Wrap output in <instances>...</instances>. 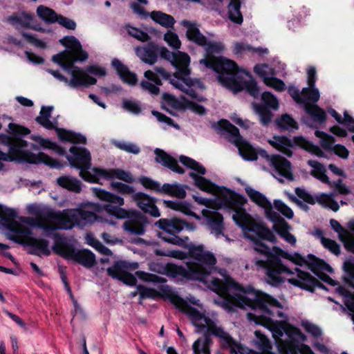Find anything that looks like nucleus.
I'll use <instances>...</instances> for the list:
<instances>
[{
  "label": "nucleus",
  "instance_id": "f257e3e1",
  "mask_svg": "<svg viewBox=\"0 0 354 354\" xmlns=\"http://www.w3.org/2000/svg\"><path fill=\"white\" fill-rule=\"evenodd\" d=\"M171 303L180 311L187 315L193 324L203 331L205 329L203 338H198L192 344L193 354H211L212 339L211 336L221 339V346L223 349H230L232 354H245L247 348L235 340L221 326H218L214 321L204 315L197 308L191 306L179 295H171Z\"/></svg>",
  "mask_w": 354,
  "mask_h": 354
},
{
  "label": "nucleus",
  "instance_id": "f03ea898",
  "mask_svg": "<svg viewBox=\"0 0 354 354\" xmlns=\"http://www.w3.org/2000/svg\"><path fill=\"white\" fill-rule=\"evenodd\" d=\"M183 25L187 28L186 37L189 41L198 46H206L205 58L200 60V64L217 73L218 80L223 86L233 90L234 93L242 91L243 87L236 78L239 72L237 64L223 56H214L215 53L218 54L223 50V44L208 41L199 28L189 21L184 20Z\"/></svg>",
  "mask_w": 354,
  "mask_h": 354
},
{
  "label": "nucleus",
  "instance_id": "7ed1b4c3",
  "mask_svg": "<svg viewBox=\"0 0 354 354\" xmlns=\"http://www.w3.org/2000/svg\"><path fill=\"white\" fill-rule=\"evenodd\" d=\"M30 133V130L28 128L12 122L9 123L8 134L0 133V144L8 147V153L0 150V161L27 162L35 165L44 163L50 168H62L63 165L60 161L44 152L35 154L24 149L28 147V143L23 139V137ZM3 167V164L0 162V170H2Z\"/></svg>",
  "mask_w": 354,
  "mask_h": 354
},
{
  "label": "nucleus",
  "instance_id": "20e7f679",
  "mask_svg": "<svg viewBox=\"0 0 354 354\" xmlns=\"http://www.w3.org/2000/svg\"><path fill=\"white\" fill-rule=\"evenodd\" d=\"M259 253L266 256L267 259H256L255 265L266 270L267 281L272 286H277L283 281L281 276L282 273H292L290 270L283 263L281 258L288 259L299 266H307L308 264L307 258L306 259L299 253L290 254L278 246L270 248L266 245L263 248L259 250Z\"/></svg>",
  "mask_w": 354,
  "mask_h": 354
},
{
  "label": "nucleus",
  "instance_id": "39448f33",
  "mask_svg": "<svg viewBox=\"0 0 354 354\" xmlns=\"http://www.w3.org/2000/svg\"><path fill=\"white\" fill-rule=\"evenodd\" d=\"M243 206L225 208L235 212L232 219L242 229L245 236L254 243V250L259 253V250L266 245L263 241L276 244L277 238L274 232L263 222L258 223L253 220Z\"/></svg>",
  "mask_w": 354,
  "mask_h": 354
},
{
  "label": "nucleus",
  "instance_id": "423d86ee",
  "mask_svg": "<svg viewBox=\"0 0 354 354\" xmlns=\"http://www.w3.org/2000/svg\"><path fill=\"white\" fill-rule=\"evenodd\" d=\"M214 127L222 134L223 132H226L229 134V142L233 143L238 148L239 154L244 160L248 161L257 160L258 153H257V149L248 141L244 140L240 134L239 129L227 120L221 119Z\"/></svg>",
  "mask_w": 354,
  "mask_h": 354
},
{
  "label": "nucleus",
  "instance_id": "0eeeda50",
  "mask_svg": "<svg viewBox=\"0 0 354 354\" xmlns=\"http://www.w3.org/2000/svg\"><path fill=\"white\" fill-rule=\"evenodd\" d=\"M110 186L113 191L120 194H133V201L136 203L137 206L145 213H147L150 216L156 218L160 216V211L156 205V199L155 198L142 192L135 193L133 187L120 182H111Z\"/></svg>",
  "mask_w": 354,
  "mask_h": 354
},
{
  "label": "nucleus",
  "instance_id": "6e6552de",
  "mask_svg": "<svg viewBox=\"0 0 354 354\" xmlns=\"http://www.w3.org/2000/svg\"><path fill=\"white\" fill-rule=\"evenodd\" d=\"M53 109V106H43L40 111V115L35 118V121L46 129H55L58 138L62 142H68L73 144H86V138L81 133L55 126V124L49 120L51 117V112Z\"/></svg>",
  "mask_w": 354,
  "mask_h": 354
},
{
  "label": "nucleus",
  "instance_id": "1a4fd4ad",
  "mask_svg": "<svg viewBox=\"0 0 354 354\" xmlns=\"http://www.w3.org/2000/svg\"><path fill=\"white\" fill-rule=\"evenodd\" d=\"M193 198L199 205L216 209L222 207H240L246 202L244 196L227 187H223V190L216 195L215 199L198 196H193Z\"/></svg>",
  "mask_w": 354,
  "mask_h": 354
},
{
  "label": "nucleus",
  "instance_id": "9d476101",
  "mask_svg": "<svg viewBox=\"0 0 354 354\" xmlns=\"http://www.w3.org/2000/svg\"><path fill=\"white\" fill-rule=\"evenodd\" d=\"M75 62H76L73 59V55L71 53L70 58L64 59L62 64H61L63 70L71 75L68 86L76 88L79 87L87 88L91 85L95 84L97 80L85 73L83 68L75 66Z\"/></svg>",
  "mask_w": 354,
  "mask_h": 354
},
{
  "label": "nucleus",
  "instance_id": "9b49d317",
  "mask_svg": "<svg viewBox=\"0 0 354 354\" xmlns=\"http://www.w3.org/2000/svg\"><path fill=\"white\" fill-rule=\"evenodd\" d=\"M17 217L15 209L0 204V221L3 226L13 232L15 236L22 234L25 237L32 236V232L28 227L19 224L15 218ZM11 234L9 235V236Z\"/></svg>",
  "mask_w": 354,
  "mask_h": 354
},
{
  "label": "nucleus",
  "instance_id": "f8f14e48",
  "mask_svg": "<svg viewBox=\"0 0 354 354\" xmlns=\"http://www.w3.org/2000/svg\"><path fill=\"white\" fill-rule=\"evenodd\" d=\"M9 239L16 243L29 247L28 252L30 254L38 257H41V254L45 256L50 254L49 241L47 239L33 236L21 238L15 235H10Z\"/></svg>",
  "mask_w": 354,
  "mask_h": 354
},
{
  "label": "nucleus",
  "instance_id": "ddd939ff",
  "mask_svg": "<svg viewBox=\"0 0 354 354\" xmlns=\"http://www.w3.org/2000/svg\"><path fill=\"white\" fill-rule=\"evenodd\" d=\"M171 64L177 70L174 74L175 77L183 80L185 84L189 86L194 85L192 80L186 78L191 73V70L189 68L190 57L187 53L178 50Z\"/></svg>",
  "mask_w": 354,
  "mask_h": 354
},
{
  "label": "nucleus",
  "instance_id": "4468645a",
  "mask_svg": "<svg viewBox=\"0 0 354 354\" xmlns=\"http://www.w3.org/2000/svg\"><path fill=\"white\" fill-rule=\"evenodd\" d=\"M297 278L289 279V282L295 286L299 287L303 290L314 292L316 288L328 290L327 287L320 282L309 272L296 268Z\"/></svg>",
  "mask_w": 354,
  "mask_h": 354
},
{
  "label": "nucleus",
  "instance_id": "2eb2a0df",
  "mask_svg": "<svg viewBox=\"0 0 354 354\" xmlns=\"http://www.w3.org/2000/svg\"><path fill=\"white\" fill-rule=\"evenodd\" d=\"M69 151L72 156L66 155V157L72 167L77 169L91 168V156L86 148L72 146Z\"/></svg>",
  "mask_w": 354,
  "mask_h": 354
},
{
  "label": "nucleus",
  "instance_id": "dca6fc26",
  "mask_svg": "<svg viewBox=\"0 0 354 354\" xmlns=\"http://www.w3.org/2000/svg\"><path fill=\"white\" fill-rule=\"evenodd\" d=\"M269 306L278 308H283L282 304L277 299L266 293H262L260 295H257L255 299H252V308H259L263 313L274 316V313L269 308Z\"/></svg>",
  "mask_w": 354,
  "mask_h": 354
},
{
  "label": "nucleus",
  "instance_id": "f3484780",
  "mask_svg": "<svg viewBox=\"0 0 354 354\" xmlns=\"http://www.w3.org/2000/svg\"><path fill=\"white\" fill-rule=\"evenodd\" d=\"M51 216L56 223L55 229L71 230L75 225L77 226L75 209H65L62 213H52Z\"/></svg>",
  "mask_w": 354,
  "mask_h": 354
},
{
  "label": "nucleus",
  "instance_id": "a211bd4d",
  "mask_svg": "<svg viewBox=\"0 0 354 354\" xmlns=\"http://www.w3.org/2000/svg\"><path fill=\"white\" fill-rule=\"evenodd\" d=\"M123 223V229L126 232L136 235H143L145 232V225L147 223V218L140 213H133Z\"/></svg>",
  "mask_w": 354,
  "mask_h": 354
},
{
  "label": "nucleus",
  "instance_id": "6ab92c4d",
  "mask_svg": "<svg viewBox=\"0 0 354 354\" xmlns=\"http://www.w3.org/2000/svg\"><path fill=\"white\" fill-rule=\"evenodd\" d=\"M93 171L97 175L106 180H111L117 178L127 183H132L134 182V178L132 174L127 171L121 169H103L100 167H93Z\"/></svg>",
  "mask_w": 354,
  "mask_h": 354
},
{
  "label": "nucleus",
  "instance_id": "aec40b11",
  "mask_svg": "<svg viewBox=\"0 0 354 354\" xmlns=\"http://www.w3.org/2000/svg\"><path fill=\"white\" fill-rule=\"evenodd\" d=\"M202 214L207 220V223L212 233H214L216 237L224 235V222L223 215L215 211L203 209Z\"/></svg>",
  "mask_w": 354,
  "mask_h": 354
},
{
  "label": "nucleus",
  "instance_id": "412c9836",
  "mask_svg": "<svg viewBox=\"0 0 354 354\" xmlns=\"http://www.w3.org/2000/svg\"><path fill=\"white\" fill-rule=\"evenodd\" d=\"M154 154L156 156V162L160 164L175 173L179 174H183L185 173V169L178 165L177 160L163 149L159 148L155 149Z\"/></svg>",
  "mask_w": 354,
  "mask_h": 354
},
{
  "label": "nucleus",
  "instance_id": "4be33fe9",
  "mask_svg": "<svg viewBox=\"0 0 354 354\" xmlns=\"http://www.w3.org/2000/svg\"><path fill=\"white\" fill-rule=\"evenodd\" d=\"M138 294H139V298L140 300L138 301L139 304H142V301L145 299H156L159 297H162L164 299H167L171 301L170 297L173 295H178L176 293L174 292H170V290L168 288V286H162V293L158 292L154 288H148L143 285H138L136 287Z\"/></svg>",
  "mask_w": 354,
  "mask_h": 354
},
{
  "label": "nucleus",
  "instance_id": "5701e85b",
  "mask_svg": "<svg viewBox=\"0 0 354 354\" xmlns=\"http://www.w3.org/2000/svg\"><path fill=\"white\" fill-rule=\"evenodd\" d=\"M245 191L252 202L264 209L266 217L267 218H269L272 216L273 213L277 212L273 210L271 202L264 194L250 187H246L245 188Z\"/></svg>",
  "mask_w": 354,
  "mask_h": 354
},
{
  "label": "nucleus",
  "instance_id": "b1692460",
  "mask_svg": "<svg viewBox=\"0 0 354 354\" xmlns=\"http://www.w3.org/2000/svg\"><path fill=\"white\" fill-rule=\"evenodd\" d=\"M281 176L289 180H294V175L291 171V162L281 155L274 154L270 165Z\"/></svg>",
  "mask_w": 354,
  "mask_h": 354
},
{
  "label": "nucleus",
  "instance_id": "393cba45",
  "mask_svg": "<svg viewBox=\"0 0 354 354\" xmlns=\"http://www.w3.org/2000/svg\"><path fill=\"white\" fill-rule=\"evenodd\" d=\"M211 274L209 268L199 263H188L186 268L185 279L205 282L207 277Z\"/></svg>",
  "mask_w": 354,
  "mask_h": 354
},
{
  "label": "nucleus",
  "instance_id": "a878e982",
  "mask_svg": "<svg viewBox=\"0 0 354 354\" xmlns=\"http://www.w3.org/2000/svg\"><path fill=\"white\" fill-rule=\"evenodd\" d=\"M112 67L116 71L118 75L122 81L131 86H134L138 82L136 73L130 71L129 68L121 62L118 59L114 58L111 61Z\"/></svg>",
  "mask_w": 354,
  "mask_h": 354
},
{
  "label": "nucleus",
  "instance_id": "bb28decb",
  "mask_svg": "<svg viewBox=\"0 0 354 354\" xmlns=\"http://www.w3.org/2000/svg\"><path fill=\"white\" fill-rule=\"evenodd\" d=\"M155 225L169 235L180 233L183 230V220L176 217L171 218H160L156 222Z\"/></svg>",
  "mask_w": 354,
  "mask_h": 354
},
{
  "label": "nucleus",
  "instance_id": "cd10ccee",
  "mask_svg": "<svg viewBox=\"0 0 354 354\" xmlns=\"http://www.w3.org/2000/svg\"><path fill=\"white\" fill-rule=\"evenodd\" d=\"M68 259L73 260L87 268L93 267L96 263L95 254L87 249L76 250L74 248Z\"/></svg>",
  "mask_w": 354,
  "mask_h": 354
},
{
  "label": "nucleus",
  "instance_id": "c85d7f7f",
  "mask_svg": "<svg viewBox=\"0 0 354 354\" xmlns=\"http://www.w3.org/2000/svg\"><path fill=\"white\" fill-rule=\"evenodd\" d=\"M274 140H269V144L274 149L281 152L288 157H292L293 153L291 148L297 146L295 142V137L292 140L284 136H274Z\"/></svg>",
  "mask_w": 354,
  "mask_h": 354
},
{
  "label": "nucleus",
  "instance_id": "c756f323",
  "mask_svg": "<svg viewBox=\"0 0 354 354\" xmlns=\"http://www.w3.org/2000/svg\"><path fill=\"white\" fill-rule=\"evenodd\" d=\"M189 176L194 180L195 185L203 192L218 195L223 190V187H220L210 180L198 176L194 172H190Z\"/></svg>",
  "mask_w": 354,
  "mask_h": 354
},
{
  "label": "nucleus",
  "instance_id": "7c9ffc66",
  "mask_svg": "<svg viewBox=\"0 0 354 354\" xmlns=\"http://www.w3.org/2000/svg\"><path fill=\"white\" fill-rule=\"evenodd\" d=\"M51 237L54 239V245L52 248L53 252L55 254L68 259L74 247L67 242L65 237L62 236L58 233H53L51 235Z\"/></svg>",
  "mask_w": 354,
  "mask_h": 354
},
{
  "label": "nucleus",
  "instance_id": "2f4dec72",
  "mask_svg": "<svg viewBox=\"0 0 354 354\" xmlns=\"http://www.w3.org/2000/svg\"><path fill=\"white\" fill-rule=\"evenodd\" d=\"M158 48L153 42L148 43L145 46L138 48L136 54L145 63L153 65L158 59Z\"/></svg>",
  "mask_w": 354,
  "mask_h": 354
},
{
  "label": "nucleus",
  "instance_id": "473e14b6",
  "mask_svg": "<svg viewBox=\"0 0 354 354\" xmlns=\"http://www.w3.org/2000/svg\"><path fill=\"white\" fill-rule=\"evenodd\" d=\"M251 305L252 299L239 294L229 295L223 299L222 303L223 307L228 311H232L234 307L243 308L248 306L251 308Z\"/></svg>",
  "mask_w": 354,
  "mask_h": 354
},
{
  "label": "nucleus",
  "instance_id": "72a5a7b5",
  "mask_svg": "<svg viewBox=\"0 0 354 354\" xmlns=\"http://www.w3.org/2000/svg\"><path fill=\"white\" fill-rule=\"evenodd\" d=\"M106 273L111 278L120 281L125 285L133 286L137 283V279L133 274L124 270H116L114 264L106 269Z\"/></svg>",
  "mask_w": 354,
  "mask_h": 354
},
{
  "label": "nucleus",
  "instance_id": "f704fd0d",
  "mask_svg": "<svg viewBox=\"0 0 354 354\" xmlns=\"http://www.w3.org/2000/svg\"><path fill=\"white\" fill-rule=\"evenodd\" d=\"M307 267L316 276L323 271L331 272L333 268L324 260L317 257L313 254H309L307 256Z\"/></svg>",
  "mask_w": 354,
  "mask_h": 354
},
{
  "label": "nucleus",
  "instance_id": "c9c22d12",
  "mask_svg": "<svg viewBox=\"0 0 354 354\" xmlns=\"http://www.w3.org/2000/svg\"><path fill=\"white\" fill-rule=\"evenodd\" d=\"M185 187H187V186H183L178 183H166L162 185H160L159 194L183 199L186 196Z\"/></svg>",
  "mask_w": 354,
  "mask_h": 354
},
{
  "label": "nucleus",
  "instance_id": "e433bc0d",
  "mask_svg": "<svg viewBox=\"0 0 354 354\" xmlns=\"http://www.w3.org/2000/svg\"><path fill=\"white\" fill-rule=\"evenodd\" d=\"M308 165L313 168L310 171V175L314 178L319 180L321 182L327 184L330 187L333 181L329 180L328 176L326 174V169L324 166L317 160H309Z\"/></svg>",
  "mask_w": 354,
  "mask_h": 354
},
{
  "label": "nucleus",
  "instance_id": "4c0bfd02",
  "mask_svg": "<svg viewBox=\"0 0 354 354\" xmlns=\"http://www.w3.org/2000/svg\"><path fill=\"white\" fill-rule=\"evenodd\" d=\"M308 165L313 168L310 171V175L314 178L319 180L321 182L327 184L330 187L333 181L329 180L328 176L326 174V169L324 166L317 160H309Z\"/></svg>",
  "mask_w": 354,
  "mask_h": 354
},
{
  "label": "nucleus",
  "instance_id": "58836bf2",
  "mask_svg": "<svg viewBox=\"0 0 354 354\" xmlns=\"http://www.w3.org/2000/svg\"><path fill=\"white\" fill-rule=\"evenodd\" d=\"M269 221H272L274 225L272 229L279 234L280 237L283 239L286 233L292 230L291 225L282 218L277 212L273 213L269 218Z\"/></svg>",
  "mask_w": 354,
  "mask_h": 354
},
{
  "label": "nucleus",
  "instance_id": "ea45409f",
  "mask_svg": "<svg viewBox=\"0 0 354 354\" xmlns=\"http://www.w3.org/2000/svg\"><path fill=\"white\" fill-rule=\"evenodd\" d=\"M85 205H82L80 208L75 209L77 220V226L82 227L87 225L93 224L97 219V216L95 212L86 210L83 208Z\"/></svg>",
  "mask_w": 354,
  "mask_h": 354
},
{
  "label": "nucleus",
  "instance_id": "a19ab883",
  "mask_svg": "<svg viewBox=\"0 0 354 354\" xmlns=\"http://www.w3.org/2000/svg\"><path fill=\"white\" fill-rule=\"evenodd\" d=\"M57 183L63 189L75 193H80L82 191L81 182L70 176H59L57 178Z\"/></svg>",
  "mask_w": 354,
  "mask_h": 354
},
{
  "label": "nucleus",
  "instance_id": "79ce46f5",
  "mask_svg": "<svg viewBox=\"0 0 354 354\" xmlns=\"http://www.w3.org/2000/svg\"><path fill=\"white\" fill-rule=\"evenodd\" d=\"M305 113L310 116L314 122L324 124L327 120L325 111L317 104L307 105L304 107Z\"/></svg>",
  "mask_w": 354,
  "mask_h": 354
},
{
  "label": "nucleus",
  "instance_id": "37998d69",
  "mask_svg": "<svg viewBox=\"0 0 354 354\" xmlns=\"http://www.w3.org/2000/svg\"><path fill=\"white\" fill-rule=\"evenodd\" d=\"M32 19V15L25 12H21L20 15H12L9 17V20L12 23L18 24L26 28H31L44 32V30L42 28L31 26L30 23Z\"/></svg>",
  "mask_w": 354,
  "mask_h": 354
},
{
  "label": "nucleus",
  "instance_id": "c03bdc74",
  "mask_svg": "<svg viewBox=\"0 0 354 354\" xmlns=\"http://www.w3.org/2000/svg\"><path fill=\"white\" fill-rule=\"evenodd\" d=\"M295 142L297 147L301 149L315 154L318 157H324V151L315 145L312 142L307 140L302 136H295Z\"/></svg>",
  "mask_w": 354,
  "mask_h": 354
},
{
  "label": "nucleus",
  "instance_id": "a18cd8bd",
  "mask_svg": "<svg viewBox=\"0 0 354 354\" xmlns=\"http://www.w3.org/2000/svg\"><path fill=\"white\" fill-rule=\"evenodd\" d=\"M163 203L168 208L180 212L187 216H194L197 219L200 218L196 213L191 210L189 204L186 202L164 200Z\"/></svg>",
  "mask_w": 354,
  "mask_h": 354
},
{
  "label": "nucleus",
  "instance_id": "49530a36",
  "mask_svg": "<svg viewBox=\"0 0 354 354\" xmlns=\"http://www.w3.org/2000/svg\"><path fill=\"white\" fill-rule=\"evenodd\" d=\"M344 274L342 280L345 284L354 290V259L350 258L346 260L342 266Z\"/></svg>",
  "mask_w": 354,
  "mask_h": 354
},
{
  "label": "nucleus",
  "instance_id": "de8ad7c7",
  "mask_svg": "<svg viewBox=\"0 0 354 354\" xmlns=\"http://www.w3.org/2000/svg\"><path fill=\"white\" fill-rule=\"evenodd\" d=\"M150 17L153 21L167 28H173L176 22L171 15L161 11H152L150 12Z\"/></svg>",
  "mask_w": 354,
  "mask_h": 354
},
{
  "label": "nucleus",
  "instance_id": "09e8293b",
  "mask_svg": "<svg viewBox=\"0 0 354 354\" xmlns=\"http://www.w3.org/2000/svg\"><path fill=\"white\" fill-rule=\"evenodd\" d=\"M241 1L231 0L228 5V17L230 21L236 24H241L243 21L241 12Z\"/></svg>",
  "mask_w": 354,
  "mask_h": 354
},
{
  "label": "nucleus",
  "instance_id": "8fccbe9b",
  "mask_svg": "<svg viewBox=\"0 0 354 354\" xmlns=\"http://www.w3.org/2000/svg\"><path fill=\"white\" fill-rule=\"evenodd\" d=\"M301 97L306 100L305 103H301L304 106L307 105L317 104L319 101L320 94L319 90L315 86H308L303 88L301 91Z\"/></svg>",
  "mask_w": 354,
  "mask_h": 354
},
{
  "label": "nucleus",
  "instance_id": "3c124183",
  "mask_svg": "<svg viewBox=\"0 0 354 354\" xmlns=\"http://www.w3.org/2000/svg\"><path fill=\"white\" fill-rule=\"evenodd\" d=\"M37 16L46 24H54L57 20L58 14L56 12L45 6H39L37 8Z\"/></svg>",
  "mask_w": 354,
  "mask_h": 354
},
{
  "label": "nucleus",
  "instance_id": "603ef678",
  "mask_svg": "<svg viewBox=\"0 0 354 354\" xmlns=\"http://www.w3.org/2000/svg\"><path fill=\"white\" fill-rule=\"evenodd\" d=\"M247 52L251 53H256L259 55H262L264 53H267L268 49L263 48L261 47L254 48V47H252L250 44H244V43H241V42H236L234 44V53L236 55H242L243 54H244L245 53H247Z\"/></svg>",
  "mask_w": 354,
  "mask_h": 354
},
{
  "label": "nucleus",
  "instance_id": "864d4df0",
  "mask_svg": "<svg viewBox=\"0 0 354 354\" xmlns=\"http://www.w3.org/2000/svg\"><path fill=\"white\" fill-rule=\"evenodd\" d=\"M276 124L278 128L283 130H290V129H298L299 125L293 118L288 115H282L279 118L276 120Z\"/></svg>",
  "mask_w": 354,
  "mask_h": 354
},
{
  "label": "nucleus",
  "instance_id": "5fc2aeb1",
  "mask_svg": "<svg viewBox=\"0 0 354 354\" xmlns=\"http://www.w3.org/2000/svg\"><path fill=\"white\" fill-rule=\"evenodd\" d=\"M103 209L109 215L113 216L119 219L129 217V212L120 206H115L112 204H106L104 205Z\"/></svg>",
  "mask_w": 354,
  "mask_h": 354
},
{
  "label": "nucleus",
  "instance_id": "6e6d98bb",
  "mask_svg": "<svg viewBox=\"0 0 354 354\" xmlns=\"http://www.w3.org/2000/svg\"><path fill=\"white\" fill-rule=\"evenodd\" d=\"M256 112L260 116L261 122L263 125H268L272 120V113L266 105L254 104Z\"/></svg>",
  "mask_w": 354,
  "mask_h": 354
},
{
  "label": "nucleus",
  "instance_id": "4d7b16f0",
  "mask_svg": "<svg viewBox=\"0 0 354 354\" xmlns=\"http://www.w3.org/2000/svg\"><path fill=\"white\" fill-rule=\"evenodd\" d=\"M261 100L263 103L258 104L266 105L268 109L277 110L279 108V102L277 98L270 92L265 91L261 94Z\"/></svg>",
  "mask_w": 354,
  "mask_h": 354
},
{
  "label": "nucleus",
  "instance_id": "13d9d810",
  "mask_svg": "<svg viewBox=\"0 0 354 354\" xmlns=\"http://www.w3.org/2000/svg\"><path fill=\"white\" fill-rule=\"evenodd\" d=\"M135 274L137 277H138L140 280L143 281L153 282L157 283H163L165 281V280L162 277L155 274L146 272L145 271H136Z\"/></svg>",
  "mask_w": 354,
  "mask_h": 354
},
{
  "label": "nucleus",
  "instance_id": "bf43d9fd",
  "mask_svg": "<svg viewBox=\"0 0 354 354\" xmlns=\"http://www.w3.org/2000/svg\"><path fill=\"white\" fill-rule=\"evenodd\" d=\"M256 337L255 344L262 351H267L271 348V344L269 339L260 330L254 332Z\"/></svg>",
  "mask_w": 354,
  "mask_h": 354
},
{
  "label": "nucleus",
  "instance_id": "052dcab7",
  "mask_svg": "<svg viewBox=\"0 0 354 354\" xmlns=\"http://www.w3.org/2000/svg\"><path fill=\"white\" fill-rule=\"evenodd\" d=\"M264 84L270 87V88H272L273 89H274L275 91H278V92H282L283 91H285L286 89V84L284 83V82L278 78V77H265L264 79Z\"/></svg>",
  "mask_w": 354,
  "mask_h": 354
},
{
  "label": "nucleus",
  "instance_id": "680f3d73",
  "mask_svg": "<svg viewBox=\"0 0 354 354\" xmlns=\"http://www.w3.org/2000/svg\"><path fill=\"white\" fill-rule=\"evenodd\" d=\"M139 183L147 189L152 190L159 194L160 183L147 176H141L138 179Z\"/></svg>",
  "mask_w": 354,
  "mask_h": 354
},
{
  "label": "nucleus",
  "instance_id": "e2e57ef3",
  "mask_svg": "<svg viewBox=\"0 0 354 354\" xmlns=\"http://www.w3.org/2000/svg\"><path fill=\"white\" fill-rule=\"evenodd\" d=\"M274 206L283 216L288 219H292L294 216V212L292 209L285 203L279 199L274 201Z\"/></svg>",
  "mask_w": 354,
  "mask_h": 354
},
{
  "label": "nucleus",
  "instance_id": "0e129e2a",
  "mask_svg": "<svg viewBox=\"0 0 354 354\" xmlns=\"http://www.w3.org/2000/svg\"><path fill=\"white\" fill-rule=\"evenodd\" d=\"M321 243L325 248L328 250L335 255L339 256L340 254V245L335 241L329 238L322 237Z\"/></svg>",
  "mask_w": 354,
  "mask_h": 354
},
{
  "label": "nucleus",
  "instance_id": "69168bd1",
  "mask_svg": "<svg viewBox=\"0 0 354 354\" xmlns=\"http://www.w3.org/2000/svg\"><path fill=\"white\" fill-rule=\"evenodd\" d=\"M162 99L169 106L175 109L183 110L185 109L183 103L180 102L174 95L170 93H164L162 95Z\"/></svg>",
  "mask_w": 354,
  "mask_h": 354
},
{
  "label": "nucleus",
  "instance_id": "338daca9",
  "mask_svg": "<svg viewBox=\"0 0 354 354\" xmlns=\"http://www.w3.org/2000/svg\"><path fill=\"white\" fill-rule=\"evenodd\" d=\"M59 43L72 52L76 48H80L81 44L80 41L74 36H65L59 40Z\"/></svg>",
  "mask_w": 354,
  "mask_h": 354
},
{
  "label": "nucleus",
  "instance_id": "774afa93",
  "mask_svg": "<svg viewBox=\"0 0 354 354\" xmlns=\"http://www.w3.org/2000/svg\"><path fill=\"white\" fill-rule=\"evenodd\" d=\"M164 39L174 49L178 50L180 48L181 42L176 33L168 31L165 34Z\"/></svg>",
  "mask_w": 354,
  "mask_h": 354
}]
</instances>
